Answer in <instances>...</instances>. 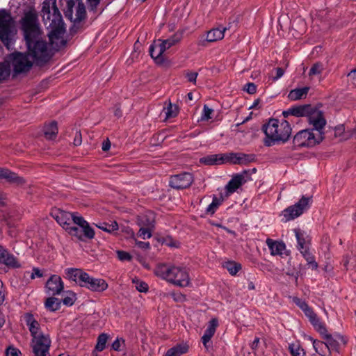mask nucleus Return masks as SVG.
Returning <instances> with one entry per match:
<instances>
[{
	"mask_svg": "<svg viewBox=\"0 0 356 356\" xmlns=\"http://www.w3.org/2000/svg\"><path fill=\"white\" fill-rule=\"evenodd\" d=\"M24 319L32 337L31 345L34 356H49L51 340L49 335L39 332L40 325L31 313H26Z\"/></svg>",
	"mask_w": 356,
	"mask_h": 356,
	"instance_id": "1",
	"label": "nucleus"
},
{
	"mask_svg": "<svg viewBox=\"0 0 356 356\" xmlns=\"http://www.w3.org/2000/svg\"><path fill=\"white\" fill-rule=\"evenodd\" d=\"M266 135L264 145L267 147L273 145L275 143L287 141L291 134V127L289 122L283 120L280 124L275 118L270 119L267 124L262 127Z\"/></svg>",
	"mask_w": 356,
	"mask_h": 356,
	"instance_id": "2",
	"label": "nucleus"
},
{
	"mask_svg": "<svg viewBox=\"0 0 356 356\" xmlns=\"http://www.w3.org/2000/svg\"><path fill=\"white\" fill-rule=\"evenodd\" d=\"M154 274L177 286L186 287L191 283L188 270L181 266L159 264L154 269Z\"/></svg>",
	"mask_w": 356,
	"mask_h": 356,
	"instance_id": "3",
	"label": "nucleus"
},
{
	"mask_svg": "<svg viewBox=\"0 0 356 356\" xmlns=\"http://www.w3.org/2000/svg\"><path fill=\"white\" fill-rule=\"evenodd\" d=\"M63 11L65 17L72 22L70 28L71 35H74L84 29L87 13L82 0H67Z\"/></svg>",
	"mask_w": 356,
	"mask_h": 356,
	"instance_id": "4",
	"label": "nucleus"
},
{
	"mask_svg": "<svg viewBox=\"0 0 356 356\" xmlns=\"http://www.w3.org/2000/svg\"><path fill=\"white\" fill-rule=\"evenodd\" d=\"M27 48V53L38 65H42L51 58V51L48 43L43 38V33L34 37L24 39Z\"/></svg>",
	"mask_w": 356,
	"mask_h": 356,
	"instance_id": "5",
	"label": "nucleus"
},
{
	"mask_svg": "<svg viewBox=\"0 0 356 356\" xmlns=\"http://www.w3.org/2000/svg\"><path fill=\"white\" fill-rule=\"evenodd\" d=\"M19 26L24 39L43 33L38 13L33 6H29L23 10Z\"/></svg>",
	"mask_w": 356,
	"mask_h": 356,
	"instance_id": "6",
	"label": "nucleus"
},
{
	"mask_svg": "<svg viewBox=\"0 0 356 356\" xmlns=\"http://www.w3.org/2000/svg\"><path fill=\"white\" fill-rule=\"evenodd\" d=\"M291 115L296 117H307L308 122L312 124L315 130L323 129L326 120L323 113L313 107L311 104H302L291 108Z\"/></svg>",
	"mask_w": 356,
	"mask_h": 356,
	"instance_id": "7",
	"label": "nucleus"
},
{
	"mask_svg": "<svg viewBox=\"0 0 356 356\" xmlns=\"http://www.w3.org/2000/svg\"><path fill=\"white\" fill-rule=\"evenodd\" d=\"M323 129L315 130L306 129L299 131L293 137V144L295 148L314 147L324 139Z\"/></svg>",
	"mask_w": 356,
	"mask_h": 356,
	"instance_id": "8",
	"label": "nucleus"
},
{
	"mask_svg": "<svg viewBox=\"0 0 356 356\" xmlns=\"http://www.w3.org/2000/svg\"><path fill=\"white\" fill-rule=\"evenodd\" d=\"M28 53L15 51L12 53L9 58L10 65L13 67V77H15L20 74L29 72L32 66L33 61L29 58Z\"/></svg>",
	"mask_w": 356,
	"mask_h": 356,
	"instance_id": "9",
	"label": "nucleus"
},
{
	"mask_svg": "<svg viewBox=\"0 0 356 356\" xmlns=\"http://www.w3.org/2000/svg\"><path fill=\"white\" fill-rule=\"evenodd\" d=\"M14 20L6 10H0V40L6 47L12 40Z\"/></svg>",
	"mask_w": 356,
	"mask_h": 356,
	"instance_id": "10",
	"label": "nucleus"
},
{
	"mask_svg": "<svg viewBox=\"0 0 356 356\" xmlns=\"http://www.w3.org/2000/svg\"><path fill=\"white\" fill-rule=\"evenodd\" d=\"M51 31L48 33L50 44L53 48L58 51L64 47L67 41L63 39V36L65 32L64 24H50Z\"/></svg>",
	"mask_w": 356,
	"mask_h": 356,
	"instance_id": "11",
	"label": "nucleus"
},
{
	"mask_svg": "<svg viewBox=\"0 0 356 356\" xmlns=\"http://www.w3.org/2000/svg\"><path fill=\"white\" fill-rule=\"evenodd\" d=\"M309 198L302 196V198L293 206H290L282 211L284 221L287 222L300 216L309 205Z\"/></svg>",
	"mask_w": 356,
	"mask_h": 356,
	"instance_id": "12",
	"label": "nucleus"
},
{
	"mask_svg": "<svg viewBox=\"0 0 356 356\" xmlns=\"http://www.w3.org/2000/svg\"><path fill=\"white\" fill-rule=\"evenodd\" d=\"M80 286L93 292H103L108 289V285L104 279L95 278L86 273Z\"/></svg>",
	"mask_w": 356,
	"mask_h": 356,
	"instance_id": "13",
	"label": "nucleus"
},
{
	"mask_svg": "<svg viewBox=\"0 0 356 356\" xmlns=\"http://www.w3.org/2000/svg\"><path fill=\"white\" fill-rule=\"evenodd\" d=\"M252 180L250 170H243L242 172L234 175L226 186L229 193H234L242 185Z\"/></svg>",
	"mask_w": 356,
	"mask_h": 356,
	"instance_id": "14",
	"label": "nucleus"
},
{
	"mask_svg": "<svg viewBox=\"0 0 356 356\" xmlns=\"http://www.w3.org/2000/svg\"><path fill=\"white\" fill-rule=\"evenodd\" d=\"M193 182V177L189 172L172 175L170 177L169 185L175 189H184L188 188Z\"/></svg>",
	"mask_w": 356,
	"mask_h": 356,
	"instance_id": "15",
	"label": "nucleus"
},
{
	"mask_svg": "<svg viewBox=\"0 0 356 356\" xmlns=\"http://www.w3.org/2000/svg\"><path fill=\"white\" fill-rule=\"evenodd\" d=\"M225 163H230L235 165H246L255 161L254 154L230 152L223 154Z\"/></svg>",
	"mask_w": 356,
	"mask_h": 356,
	"instance_id": "16",
	"label": "nucleus"
},
{
	"mask_svg": "<svg viewBox=\"0 0 356 356\" xmlns=\"http://www.w3.org/2000/svg\"><path fill=\"white\" fill-rule=\"evenodd\" d=\"M170 49L167 47V44L164 42L163 40L161 41L159 44H152L149 47V52L151 57L155 60V62L158 64H162L164 60L163 53Z\"/></svg>",
	"mask_w": 356,
	"mask_h": 356,
	"instance_id": "17",
	"label": "nucleus"
},
{
	"mask_svg": "<svg viewBox=\"0 0 356 356\" xmlns=\"http://www.w3.org/2000/svg\"><path fill=\"white\" fill-rule=\"evenodd\" d=\"M45 286L52 296L60 294L64 289L62 279L57 275H51L47 281Z\"/></svg>",
	"mask_w": 356,
	"mask_h": 356,
	"instance_id": "18",
	"label": "nucleus"
},
{
	"mask_svg": "<svg viewBox=\"0 0 356 356\" xmlns=\"http://www.w3.org/2000/svg\"><path fill=\"white\" fill-rule=\"evenodd\" d=\"M76 224L83 229L84 236L88 239H92L95 236L94 229L89 225V223L85 220L82 216H77L76 213H72V224Z\"/></svg>",
	"mask_w": 356,
	"mask_h": 356,
	"instance_id": "19",
	"label": "nucleus"
},
{
	"mask_svg": "<svg viewBox=\"0 0 356 356\" xmlns=\"http://www.w3.org/2000/svg\"><path fill=\"white\" fill-rule=\"evenodd\" d=\"M52 216L57 222L65 230H67V227L72 225V213L58 209L54 211Z\"/></svg>",
	"mask_w": 356,
	"mask_h": 356,
	"instance_id": "20",
	"label": "nucleus"
},
{
	"mask_svg": "<svg viewBox=\"0 0 356 356\" xmlns=\"http://www.w3.org/2000/svg\"><path fill=\"white\" fill-rule=\"evenodd\" d=\"M0 179H4L10 184H15L21 186L25 184V179L17 175L15 172L10 171L7 168H1Z\"/></svg>",
	"mask_w": 356,
	"mask_h": 356,
	"instance_id": "21",
	"label": "nucleus"
},
{
	"mask_svg": "<svg viewBox=\"0 0 356 356\" xmlns=\"http://www.w3.org/2000/svg\"><path fill=\"white\" fill-rule=\"evenodd\" d=\"M303 312H305V314L309 318L311 323L319 333L325 332V325L320 321L317 315L314 313L311 307L308 306L306 309H305V310H303Z\"/></svg>",
	"mask_w": 356,
	"mask_h": 356,
	"instance_id": "22",
	"label": "nucleus"
},
{
	"mask_svg": "<svg viewBox=\"0 0 356 356\" xmlns=\"http://www.w3.org/2000/svg\"><path fill=\"white\" fill-rule=\"evenodd\" d=\"M0 263L13 268L20 267L17 259L3 248L0 249Z\"/></svg>",
	"mask_w": 356,
	"mask_h": 356,
	"instance_id": "23",
	"label": "nucleus"
},
{
	"mask_svg": "<svg viewBox=\"0 0 356 356\" xmlns=\"http://www.w3.org/2000/svg\"><path fill=\"white\" fill-rule=\"evenodd\" d=\"M65 274L69 280L75 282L76 284L81 286L86 272H84L81 268H70L65 270Z\"/></svg>",
	"mask_w": 356,
	"mask_h": 356,
	"instance_id": "24",
	"label": "nucleus"
},
{
	"mask_svg": "<svg viewBox=\"0 0 356 356\" xmlns=\"http://www.w3.org/2000/svg\"><path fill=\"white\" fill-rule=\"evenodd\" d=\"M223 154H210L200 159V163L207 165H220L225 163Z\"/></svg>",
	"mask_w": 356,
	"mask_h": 356,
	"instance_id": "25",
	"label": "nucleus"
},
{
	"mask_svg": "<svg viewBox=\"0 0 356 356\" xmlns=\"http://www.w3.org/2000/svg\"><path fill=\"white\" fill-rule=\"evenodd\" d=\"M58 132L57 122L52 121L49 124H44L43 127V133L47 140H54Z\"/></svg>",
	"mask_w": 356,
	"mask_h": 356,
	"instance_id": "26",
	"label": "nucleus"
},
{
	"mask_svg": "<svg viewBox=\"0 0 356 356\" xmlns=\"http://www.w3.org/2000/svg\"><path fill=\"white\" fill-rule=\"evenodd\" d=\"M266 244L273 255L282 254L285 249V244L283 242H278L270 238H267Z\"/></svg>",
	"mask_w": 356,
	"mask_h": 356,
	"instance_id": "27",
	"label": "nucleus"
},
{
	"mask_svg": "<svg viewBox=\"0 0 356 356\" xmlns=\"http://www.w3.org/2000/svg\"><path fill=\"white\" fill-rule=\"evenodd\" d=\"M321 335L323 336V338L326 340V342H323V343L326 346V347L330 350H334L338 352L339 349V342L333 338L332 334L327 333V330L325 328V331L323 333H320Z\"/></svg>",
	"mask_w": 356,
	"mask_h": 356,
	"instance_id": "28",
	"label": "nucleus"
},
{
	"mask_svg": "<svg viewBox=\"0 0 356 356\" xmlns=\"http://www.w3.org/2000/svg\"><path fill=\"white\" fill-rule=\"evenodd\" d=\"M225 31L226 28L212 29L207 33L206 40L209 42H213L222 40L224 38V33Z\"/></svg>",
	"mask_w": 356,
	"mask_h": 356,
	"instance_id": "29",
	"label": "nucleus"
},
{
	"mask_svg": "<svg viewBox=\"0 0 356 356\" xmlns=\"http://www.w3.org/2000/svg\"><path fill=\"white\" fill-rule=\"evenodd\" d=\"M309 90V87L307 86L300 88H295L289 92L288 98L292 101L301 99L302 98L306 97Z\"/></svg>",
	"mask_w": 356,
	"mask_h": 356,
	"instance_id": "30",
	"label": "nucleus"
},
{
	"mask_svg": "<svg viewBox=\"0 0 356 356\" xmlns=\"http://www.w3.org/2000/svg\"><path fill=\"white\" fill-rule=\"evenodd\" d=\"M53 13H51V17L50 18L49 24H64L62 19L61 14L56 6V0L52 2Z\"/></svg>",
	"mask_w": 356,
	"mask_h": 356,
	"instance_id": "31",
	"label": "nucleus"
},
{
	"mask_svg": "<svg viewBox=\"0 0 356 356\" xmlns=\"http://www.w3.org/2000/svg\"><path fill=\"white\" fill-rule=\"evenodd\" d=\"M101 2L102 0H86L89 12L92 13L93 15L102 13L104 8L102 6Z\"/></svg>",
	"mask_w": 356,
	"mask_h": 356,
	"instance_id": "32",
	"label": "nucleus"
},
{
	"mask_svg": "<svg viewBox=\"0 0 356 356\" xmlns=\"http://www.w3.org/2000/svg\"><path fill=\"white\" fill-rule=\"evenodd\" d=\"M61 300L54 296L47 298L44 302L45 308L50 312H56L60 308Z\"/></svg>",
	"mask_w": 356,
	"mask_h": 356,
	"instance_id": "33",
	"label": "nucleus"
},
{
	"mask_svg": "<svg viewBox=\"0 0 356 356\" xmlns=\"http://www.w3.org/2000/svg\"><path fill=\"white\" fill-rule=\"evenodd\" d=\"M51 0H44L42 3L41 15L44 23L50 22L51 15Z\"/></svg>",
	"mask_w": 356,
	"mask_h": 356,
	"instance_id": "34",
	"label": "nucleus"
},
{
	"mask_svg": "<svg viewBox=\"0 0 356 356\" xmlns=\"http://www.w3.org/2000/svg\"><path fill=\"white\" fill-rule=\"evenodd\" d=\"M300 252L307 261V264L309 267H312V269H316L318 268V264L316 262L314 255L310 252L309 248L300 250Z\"/></svg>",
	"mask_w": 356,
	"mask_h": 356,
	"instance_id": "35",
	"label": "nucleus"
},
{
	"mask_svg": "<svg viewBox=\"0 0 356 356\" xmlns=\"http://www.w3.org/2000/svg\"><path fill=\"white\" fill-rule=\"evenodd\" d=\"M218 325V319L212 318L209 322V325H208L202 337L211 339L216 332Z\"/></svg>",
	"mask_w": 356,
	"mask_h": 356,
	"instance_id": "36",
	"label": "nucleus"
},
{
	"mask_svg": "<svg viewBox=\"0 0 356 356\" xmlns=\"http://www.w3.org/2000/svg\"><path fill=\"white\" fill-rule=\"evenodd\" d=\"M138 224L140 226L152 229L154 227V218L152 213L138 216Z\"/></svg>",
	"mask_w": 356,
	"mask_h": 356,
	"instance_id": "37",
	"label": "nucleus"
},
{
	"mask_svg": "<svg viewBox=\"0 0 356 356\" xmlns=\"http://www.w3.org/2000/svg\"><path fill=\"white\" fill-rule=\"evenodd\" d=\"M296 237L298 241V250H305L307 248H309L307 245V241L305 237L304 233L299 229H296L294 230Z\"/></svg>",
	"mask_w": 356,
	"mask_h": 356,
	"instance_id": "38",
	"label": "nucleus"
},
{
	"mask_svg": "<svg viewBox=\"0 0 356 356\" xmlns=\"http://www.w3.org/2000/svg\"><path fill=\"white\" fill-rule=\"evenodd\" d=\"M10 75V65L9 63H0V82L7 80Z\"/></svg>",
	"mask_w": 356,
	"mask_h": 356,
	"instance_id": "39",
	"label": "nucleus"
},
{
	"mask_svg": "<svg viewBox=\"0 0 356 356\" xmlns=\"http://www.w3.org/2000/svg\"><path fill=\"white\" fill-rule=\"evenodd\" d=\"M96 226L108 233H112L114 231L118 230L119 228L118 224L116 221H113L111 223L104 222L99 225H96Z\"/></svg>",
	"mask_w": 356,
	"mask_h": 356,
	"instance_id": "40",
	"label": "nucleus"
},
{
	"mask_svg": "<svg viewBox=\"0 0 356 356\" xmlns=\"http://www.w3.org/2000/svg\"><path fill=\"white\" fill-rule=\"evenodd\" d=\"M168 350L170 354H173L175 356H180L188 352V346L184 343L177 344Z\"/></svg>",
	"mask_w": 356,
	"mask_h": 356,
	"instance_id": "41",
	"label": "nucleus"
},
{
	"mask_svg": "<svg viewBox=\"0 0 356 356\" xmlns=\"http://www.w3.org/2000/svg\"><path fill=\"white\" fill-rule=\"evenodd\" d=\"M183 37V34L181 32H176L171 37L166 40H163L164 42L167 44V47L170 48L171 47L179 43Z\"/></svg>",
	"mask_w": 356,
	"mask_h": 356,
	"instance_id": "42",
	"label": "nucleus"
},
{
	"mask_svg": "<svg viewBox=\"0 0 356 356\" xmlns=\"http://www.w3.org/2000/svg\"><path fill=\"white\" fill-rule=\"evenodd\" d=\"M71 236H75L79 241H85L84 233L83 232V229H80L79 228L75 226H70L67 227L66 230Z\"/></svg>",
	"mask_w": 356,
	"mask_h": 356,
	"instance_id": "43",
	"label": "nucleus"
},
{
	"mask_svg": "<svg viewBox=\"0 0 356 356\" xmlns=\"http://www.w3.org/2000/svg\"><path fill=\"white\" fill-rule=\"evenodd\" d=\"M108 337V335L106 333L100 334L97 337V342L95 346V350L97 351L104 350L106 348V344Z\"/></svg>",
	"mask_w": 356,
	"mask_h": 356,
	"instance_id": "44",
	"label": "nucleus"
},
{
	"mask_svg": "<svg viewBox=\"0 0 356 356\" xmlns=\"http://www.w3.org/2000/svg\"><path fill=\"white\" fill-rule=\"evenodd\" d=\"M224 266L232 275H236L241 269V265L235 261H227Z\"/></svg>",
	"mask_w": 356,
	"mask_h": 356,
	"instance_id": "45",
	"label": "nucleus"
},
{
	"mask_svg": "<svg viewBox=\"0 0 356 356\" xmlns=\"http://www.w3.org/2000/svg\"><path fill=\"white\" fill-rule=\"evenodd\" d=\"M289 349L290 351V353L292 355V356H305V353L302 348L300 345L296 344H290L289 346Z\"/></svg>",
	"mask_w": 356,
	"mask_h": 356,
	"instance_id": "46",
	"label": "nucleus"
},
{
	"mask_svg": "<svg viewBox=\"0 0 356 356\" xmlns=\"http://www.w3.org/2000/svg\"><path fill=\"white\" fill-rule=\"evenodd\" d=\"M76 299V293L73 291H67V296L61 300L66 306H72Z\"/></svg>",
	"mask_w": 356,
	"mask_h": 356,
	"instance_id": "47",
	"label": "nucleus"
},
{
	"mask_svg": "<svg viewBox=\"0 0 356 356\" xmlns=\"http://www.w3.org/2000/svg\"><path fill=\"white\" fill-rule=\"evenodd\" d=\"M323 70V64L318 62L312 65V67L310 68V70L309 72V76H312L314 75H318L322 73Z\"/></svg>",
	"mask_w": 356,
	"mask_h": 356,
	"instance_id": "48",
	"label": "nucleus"
},
{
	"mask_svg": "<svg viewBox=\"0 0 356 356\" xmlns=\"http://www.w3.org/2000/svg\"><path fill=\"white\" fill-rule=\"evenodd\" d=\"M151 229L149 227L141 226L138 232V236L143 239L149 238L152 236Z\"/></svg>",
	"mask_w": 356,
	"mask_h": 356,
	"instance_id": "49",
	"label": "nucleus"
},
{
	"mask_svg": "<svg viewBox=\"0 0 356 356\" xmlns=\"http://www.w3.org/2000/svg\"><path fill=\"white\" fill-rule=\"evenodd\" d=\"M220 203L218 202V200L216 197L213 199L212 202L208 206L207 208V213L210 214H213L219 206Z\"/></svg>",
	"mask_w": 356,
	"mask_h": 356,
	"instance_id": "50",
	"label": "nucleus"
},
{
	"mask_svg": "<svg viewBox=\"0 0 356 356\" xmlns=\"http://www.w3.org/2000/svg\"><path fill=\"white\" fill-rule=\"evenodd\" d=\"M133 282L136 283V288L140 292H147L148 291V285L146 282L139 281L138 280H133Z\"/></svg>",
	"mask_w": 356,
	"mask_h": 356,
	"instance_id": "51",
	"label": "nucleus"
},
{
	"mask_svg": "<svg viewBox=\"0 0 356 356\" xmlns=\"http://www.w3.org/2000/svg\"><path fill=\"white\" fill-rule=\"evenodd\" d=\"M213 109L209 108L207 105L204 106L203 113L201 117L202 121H207L211 118V115L213 113Z\"/></svg>",
	"mask_w": 356,
	"mask_h": 356,
	"instance_id": "52",
	"label": "nucleus"
},
{
	"mask_svg": "<svg viewBox=\"0 0 356 356\" xmlns=\"http://www.w3.org/2000/svg\"><path fill=\"white\" fill-rule=\"evenodd\" d=\"M116 253L120 261H130L132 259L131 255L125 251L118 250Z\"/></svg>",
	"mask_w": 356,
	"mask_h": 356,
	"instance_id": "53",
	"label": "nucleus"
},
{
	"mask_svg": "<svg viewBox=\"0 0 356 356\" xmlns=\"http://www.w3.org/2000/svg\"><path fill=\"white\" fill-rule=\"evenodd\" d=\"M165 118H172L177 116L178 112L177 111V108H175V110L172 109V106L171 103L169 104V106L166 108V111H165Z\"/></svg>",
	"mask_w": 356,
	"mask_h": 356,
	"instance_id": "54",
	"label": "nucleus"
},
{
	"mask_svg": "<svg viewBox=\"0 0 356 356\" xmlns=\"http://www.w3.org/2000/svg\"><path fill=\"white\" fill-rule=\"evenodd\" d=\"M243 90L248 94H254L257 92V86L254 83H248L244 86Z\"/></svg>",
	"mask_w": 356,
	"mask_h": 356,
	"instance_id": "55",
	"label": "nucleus"
},
{
	"mask_svg": "<svg viewBox=\"0 0 356 356\" xmlns=\"http://www.w3.org/2000/svg\"><path fill=\"white\" fill-rule=\"evenodd\" d=\"M293 302L303 311L306 309L309 305L306 303V302L302 300L299 298H294Z\"/></svg>",
	"mask_w": 356,
	"mask_h": 356,
	"instance_id": "56",
	"label": "nucleus"
},
{
	"mask_svg": "<svg viewBox=\"0 0 356 356\" xmlns=\"http://www.w3.org/2000/svg\"><path fill=\"white\" fill-rule=\"evenodd\" d=\"M6 353V356H19L20 352L15 348L8 347Z\"/></svg>",
	"mask_w": 356,
	"mask_h": 356,
	"instance_id": "57",
	"label": "nucleus"
},
{
	"mask_svg": "<svg viewBox=\"0 0 356 356\" xmlns=\"http://www.w3.org/2000/svg\"><path fill=\"white\" fill-rule=\"evenodd\" d=\"M197 75H198L197 72H188L186 74V76L188 79V81L189 82H192L194 83H195V82H196V79H197Z\"/></svg>",
	"mask_w": 356,
	"mask_h": 356,
	"instance_id": "58",
	"label": "nucleus"
},
{
	"mask_svg": "<svg viewBox=\"0 0 356 356\" xmlns=\"http://www.w3.org/2000/svg\"><path fill=\"white\" fill-rule=\"evenodd\" d=\"M82 143V136L80 131H76L73 144L75 146H79L81 145Z\"/></svg>",
	"mask_w": 356,
	"mask_h": 356,
	"instance_id": "59",
	"label": "nucleus"
},
{
	"mask_svg": "<svg viewBox=\"0 0 356 356\" xmlns=\"http://www.w3.org/2000/svg\"><path fill=\"white\" fill-rule=\"evenodd\" d=\"M202 341L207 351H209V349L212 347V342L211 341V339L202 337Z\"/></svg>",
	"mask_w": 356,
	"mask_h": 356,
	"instance_id": "60",
	"label": "nucleus"
},
{
	"mask_svg": "<svg viewBox=\"0 0 356 356\" xmlns=\"http://www.w3.org/2000/svg\"><path fill=\"white\" fill-rule=\"evenodd\" d=\"M42 276H43V274L39 268H33V271L31 274V278L32 280L35 279V277H42Z\"/></svg>",
	"mask_w": 356,
	"mask_h": 356,
	"instance_id": "61",
	"label": "nucleus"
},
{
	"mask_svg": "<svg viewBox=\"0 0 356 356\" xmlns=\"http://www.w3.org/2000/svg\"><path fill=\"white\" fill-rule=\"evenodd\" d=\"M348 76L350 77L353 84L356 87V69L352 70L348 74Z\"/></svg>",
	"mask_w": 356,
	"mask_h": 356,
	"instance_id": "62",
	"label": "nucleus"
},
{
	"mask_svg": "<svg viewBox=\"0 0 356 356\" xmlns=\"http://www.w3.org/2000/svg\"><path fill=\"white\" fill-rule=\"evenodd\" d=\"M122 232L126 234L127 237H133L134 236V232L133 230L129 227H122Z\"/></svg>",
	"mask_w": 356,
	"mask_h": 356,
	"instance_id": "63",
	"label": "nucleus"
},
{
	"mask_svg": "<svg viewBox=\"0 0 356 356\" xmlns=\"http://www.w3.org/2000/svg\"><path fill=\"white\" fill-rule=\"evenodd\" d=\"M284 73V70L282 67H277L276 68V76L275 77H273V81H276L278 79H280V77H282L283 76Z\"/></svg>",
	"mask_w": 356,
	"mask_h": 356,
	"instance_id": "64",
	"label": "nucleus"
}]
</instances>
